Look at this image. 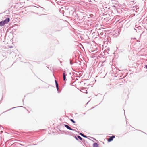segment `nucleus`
I'll use <instances>...</instances> for the list:
<instances>
[{"label":"nucleus","mask_w":147,"mask_h":147,"mask_svg":"<svg viewBox=\"0 0 147 147\" xmlns=\"http://www.w3.org/2000/svg\"><path fill=\"white\" fill-rule=\"evenodd\" d=\"M115 136L114 135H113V136H111L107 140V141L108 142H110L111 141H112L113 140V138H115Z\"/></svg>","instance_id":"1"},{"label":"nucleus","mask_w":147,"mask_h":147,"mask_svg":"<svg viewBox=\"0 0 147 147\" xmlns=\"http://www.w3.org/2000/svg\"><path fill=\"white\" fill-rule=\"evenodd\" d=\"M10 20V18H7L3 21L4 22L5 24H6L9 22Z\"/></svg>","instance_id":"2"},{"label":"nucleus","mask_w":147,"mask_h":147,"mask_svg":"<svg viewBox=\"0 0 147 147\" xmlns=\"http://www.w3.org/2000/svg\"><path fill=\"white\" fill-rule=\"evenodd\" d=\"M55 83L56 86V87L57 88V91H58L59 88V85H58V82L56 80H55Z\"/></svg>","instance_id":"3"},{"label":"nucleus","mask_w":147,"mask_h":147,"mask_svg":"<svg viewBox=\"0 0 147 147\" xmlns=\"http://www.w3.org/2000/svg\"><path fill=\"white\" fill-rule=\"evenodd\" d=\"M64 126L68 129L69 130H72V129L71 128L69 125L66 124H64Z\"/></svg>","instance_id":"4"},{"label":"nucleus","mask_w":147,"mask_h":147,"mask_svg":"<svg viewBox=\"0 0 147 147\" xmlns=\"http://www.w3.org/2000/svg\"><path fill=\"white\" fill-rule=\"evenodd\" d=\"M65 72L64 71L63 74V80L64 81L66 80V76H67V74H65Z\"/></svg>","instance_id":"5"},{"label":"nucleus","mask_w":147,"mask_h":147,"mask_svg":"<svg viewBox=\"0 0 147 147\" xmlns=\"http://www.w3.org/2000/svg\"><path fill=\"white\" fill-rule=\"evenodd\" d=\"M93 147H98V144L96 143H94L93 145Z\"/></svg>","instance_id":"6"},{"label":"nucleus","mask_w":147,"mask_h":147,"mask_svg":"<svg viewBox=\"0 0 147 147\" xmlns=\"http://www.w3.org/2000/svg\"><path fill=\"white\" fill-rule=\"evenodd\" d=\"M79 134L84 138H87V137L86 135H84V134H83L82 133H80Z\"/></svg>","instance_id":"7"},{"label":"nucleus","mask_w":147,"mask_h":147,"mask_svg":"<svg viewBox=\"0 0 147 147\" xmlns=\"http://www.w3.org/2000/svg\"><path fill=\"white\" fill-rule=\"evenodd\" d=\"M5 24L4 23V21H1L0 22V25L1 26H3Z\"/></svg>","instance_id":"8"},{"label":"nucleus","mask_w":147,"mask_h":147,"mask_svg":"<svg viewBox=\"0 0 147 147\" xmlns=\"http://www.w3.org/2000/svg\"><path fill=\"white\" fill-rule=\"evenodd\" d=\"M77 137L78 138H79L80 140H82V137L79 135L77 136Z\"/></svg>","instance_id":"9"},{"label":"nucleus","mask_w":147,"mask_h":147,"mask_svg":"<svg viewBox=\"0 0 147 147\" xmlns=\"http://www.w3.org/2000/svg\"><path fill=\"white\" fill-rule=\"evenodd\" d=\"M19 107H23V106H19V107H13L11 109H9V110H11L12 109H13L14 108H16Z\"/></svg>","instance_id":"10"},{"label":"nucleus","mask_w":147,"mask_h":147,"mask_svg":"<svg viewBox=\"0 0 147 147\" xmlns=\"http://www.w3.org/2000/svg\"><path fill=\"white\" fill-rule=\"evenodd\" d=\"M70 120L73 123H75V121L73 119H70Z\"/></svg>","instance_id":"11"},{"label":"nucleus","mask_w":147,"mask_h":147,"mask_svg":"<svg viewBox=\"0 0 147 147\" xmlns=\"http://www.w3.org/2000/svg\"><path fill=\"white\" fill-rule=\"evenodd\" d=\"M70 63L71 65H72L73 64V62L71 60L70 61Z\"/></svg>","instance_id":"12"},{"label":"nucleus","mask_w":147,"mask_h":147,"mask_svg":"<svg viewBox=\"0 0 147 147\" xmlns=\"http://www.w3.org/2000/svg\"><path fill=\"white\" fill-rule=\"evenodd\" d=\"M72 130L74 131H76V132H77V131H76V129H72Z\"/></svg>","instance_id":"13"},{"label":"nucleus","mask_w":147,"mask_h":147,"mask_svg":"<svg viewBox=\"0 0 147 147\" xmlns=\"http://www.w3.org/2000/svg\"><path fill=\"white\" fill-rule=\"evenodd\" d=\"M75 138L76 140H78V139L77 138L76 136H75Z\"/></svg>","instance_id":"14"},{"label":"nucleus","mask_w":147,"mask_h":147,"mask_svg":"<svg viewBox=\"0 0 147 147\" xmlns=\"http://www.w3.org/2000/svg\"><path fill=\"white\" fill-rule=\"evenodd\" d=\"M57 3H58V4H59V3H61V2H59V1H57Z\"/></svg>","instance_id":"15"},{"label":"nucleus","mask_w":147,"mask_h":147,"mask_svg":"<svg viewBox=\"0 0 147 147\" xmlns=\"http://www.w3.org/2000/svg\"><path fill=\"white\" fill-rule=\"evenodd\" d=\"M103 34V33H100V35H102Z\"/></svg>","instance_id":"16"},{"label":"nucleus","mask_w":147,"mask_h":147,"mask_svg":"<svg viewBox=\"0 0 147 147\" xmlns=\"http://www.w3.org/2000/svg\"><path fill=\"white\" fill-rule=\"evenodd\" d=\"M145 67L147 69V65H145Z\"/></svg>","instance_id":"17"},{"label":"nucleus","mask_w":147,"mask_h":147,"mask_svg":"<svg viewBox=\"0 0 147 147\" xmlns=\"http://www.w3.org/2000/svg\"><path fill=\"white\" fill-rule=\"evenodd\" d=\"M1 128H3V127L1 126V125H0V129H1Z\"/></svg>","instance_id":"18"},{"label":"nucleus","mask_w":147,"mask_h":147,"mask_svg":"<svg viewBox=\"0 0 147 147\" xmlns=\"http://www.w3.org/2000/svg\"><path fill=\"white\" fill-rule=\"evenodd\" d=\"M103 9H104L105 10V9H104V7L103 6Z\"/></svg>","instance_id":"19"},{"label":"nucleus","mask_w":147,"mask_h":147,"mask_svg":"<svg viewBox=\"0 0 147 147\" xmlns=\"http://www.w3.org/2000/svg\"><path fill=\"white\" fill-rule=\"evenodd\" d=\"M12 46H11V47H10V48H12Z\"/></svg>","instance_id":"20"},{"label":"nucleus","mask_w":147,"mask_h":147,"mask_svg":"<svg viewBox=\"0 0 147 147\" xmlns=\"http://www.w3.org/2000/svg\"><path fill=\"white\" fill-rule=\"evenodd\" d=\"M84 115L85 114V113H84Z\"/></svg>","instance_id":"21"},{"label":"nucleus","mask_w":147,"mask_h":147,"mask_svg":"<svg viewBox=\"0 0 147 147\" xmlns=\"http://www.w3.org/2000/svg\"><path fill=\"white\" fill-rule=\"evenodd\" d=\"M105 8H107V7H105Z\"/></svg>","instance_id":"22"}]
</instances>
